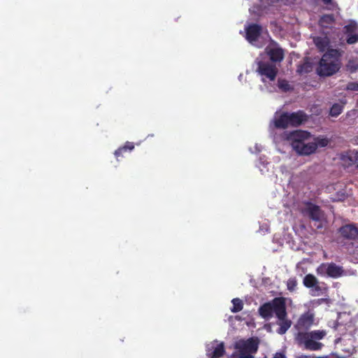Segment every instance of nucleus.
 <instances>
[{
  "label": "nucleus",
  "instance_id": "f257e3e1",
  "mask_svg": "<svg viewBox=\"0 0 358 358\" xmlns=\"http://www.w3.org/2000/svg\"><path fill=\"white\" fill-rule=\"evenodd\" d=\"M342 52L337 49L329 48L322 55L316 69L321 77H328L336 73L341 67Z\"/></svg>",
  "mask_w": 358,
  "mask_h": 358
},
{
  "label": "nucleus",
  "instance_id": "f03ea898",
  "mask_svg": "<svg viewBox=\"0 0 358 358\" xmlns=\"http://www.w3.org/2000/svg\"><path fill=\"white\" fill-rule=\"evenodd\" d=\"M327 335L325 330H313L310 331H299L296 336L298 343L303 345L307 350H320L324 344L320 342Z\"/></svg>",
  "mask_w": 358,
  "mask_h": 358
},
{
  "label": "nucleus",
  "instance_id": "7ed1b4c3",
  "mask_svg": "<svg viewBox=\"0 0 358 358\" xmlns=\"http://www.w3.org/2000/svg\"><path fill=\"white\" fill-rule=\"evenodd\" d=\"M285 301L282 297H275L268 302H266L259 306L258 312L259 315L266 320L271 318L273 313L277 317L285 315Z\"/></svg>",
  "mask_w": 358,
  "mask_h": 358
},
{
  "label": "nucleus",
  "instance_id": "20e7f679",
  "mask_svg": "<svg viewBox=\"0 0 358 358\" xmlns=\"http://www.w3.org/2000/svg\"><path fill=\"white\" fill-rule=\"evenodd\" d=\"M317 275L324 278L337 279L343 276L345 271L342 266L334 262H324L320 264L316 268Z\"/></svg>",
  "mask_w": 358,
  "mask_h": 358
},
{
  "label": "nucleus",
  "instance_id": "39448f33",
  "mask_svg": "<svg viewBox=\"0 0 358 358\" xmlns=\"http://www.w3.org/2000/svg\"><path fill=\"white\" fill-rule=\"evenodd\" d=\"M303 213L314 222V226L317 229H322L325 225V218L324 212L321 210L320 207L312 203H307L306 207Z\"/></svg>",
  "mask_w": 358,
  "mask_h": 358
},
{
  "label": "nucleus",
  "instance_id": "423d86ee",
  "mask_svg": "<svg viewBox=\"0 0 358 358\" xmlns=\"http://www.w3.org/2000/svg\"><path fill=\"white\" fill-rule=\"evenodd\" d=\"M341 166L350 171L358 170V150L356 149L342 152L339 155Z\"/></svg>",
  "mask_w": 358,
  "mask_h": 358
},
{
  "label": "nucleus",
  "instance_id": "0eeeda50",
  "mask_svg": "<svg viewBox=\"0 0 358 358\" xmlns=\"http://www.w3.org/2000/svg\"><path fill=\"white\" fill-rule=\"evenodd\" d=\"M257 68L256 72L259 75L266 78L270 81L275 80L278 70L275 64L260 60L257 62Z\"/></svg>",
  "mask_w": 358,
  "mask_h": 358
},
{
  "label": "nucleus",
  "instance_id": "6e6552de",
  "mask_svg": "<svg viewBox=\"0 0 358 358\" xmlns=\"http://www.w3.org/2000/svg\"><path fill=\"white\" fill-rule=\"evenodd\" d=\"M310 134L306 131L297 130L287 134V139L291 142V145L295 150L296 144H301L310 137Z\"/></svg>",
  "mask_w": 358,
  "mask_h": 358
},
{
  "label": "nucleus",
  "instance_id": "1a4fd4ad",
  "mask_svg": "<svg viewBox=\"0 0 358 358\" xmlns=\"http://www.w3.org/2000/svg\"><path fill=\"white\" fill-rule=\"evenodd\" d=\"M245 38L248 42L253 43L259 38L262 32V27L257 24H250L245 27Z\"/></svg>",
  "mask_w": 358,
  "mask_h": 358
},
{
  "label": "nucleus",
  "instance_id": "9d476101",
  "mask_svg": "<svg viewBox=\"0 0 358 358\" xmlns=\"http://www.w3.org/2000/svg\"><path fill=\"white\" fill-rule=\"evenodd\" d=\"M341 236L345 239L355 241L358 238V228L353 224L342 226L339 229Z\"/></svg>",
  "mask_w": 358,
  "mask_h": 358
},
{
  "label": "nucleus",
  "instance_id": "9b49d317",
  "mask_svg": "<svg viewBox=\"0 0 358 358\" xmlns=\"http://www.w3.org/2000/svg\"><path fill=\"white\" fill-rule=\"evenodd\" d=\"M287 118L289 126L299 127L307 120V115L303 110H298L287 113Z\"/></svg>",
  "mask_w": 358,
  "mask_h": 358
},
{
  "label": "nucleus",
  "instance_id": "f8f14e48",
  "mask_svg": "<svg viewBox=\"0 0 358 358\" xmlns=\"http://www.w3.org/2000/svg\"><path fill=\"white\" fill-rule=\"evenodd\" d=\"M236 348H240L245 352L252 355L257 351L258 341L253 338H249L247 341L236 343Z\"/></svg>",
  "mask_w": 358,
  "mask_h": 358
},
{
  "label": "nucleus",
  "instance_id": "ddd939ff",
  "mask_svg": "<svg viewBox=\"0 0 358 358\" xmlns=\"http://www.w3.org/2000/svg\"><path fill=\"white\" fill-rule=\"evenodd\" d=\"M266 52L269 57L271 63L280 62L283 60L285 57L284 50L279 47L266 48Z\"/></svg>",
  "mask_w": 358,
  "mask_h": 358
},
{
  "label": "nucleus",
  "instance_id": "4468645a",
  "mask_svg": "<svg viewBox=\"0 0 358 358\" xmlns=\"http://www.w3.org/2000/svg\"><path fill=\"white\" fill-rule=\"evenodd\" d=\"M317 150V145L313 142L301 144H296L295 151L301 155H309L314 153Z\"/></svg>",
  "mask_w": 358,
  "mask_h": 358
},
{
  "label": "nucleus",
  "instance_id": "2eb2a0df",
  "mask_svg": "<svg viewBox=\"0 0 358 358\" xmlns=\"http://www.w3.org/2000/svg\"><path fill=\"white\" fill-rule=\"evenodd\" d=\"M225 352L224 345L223 343H216L215 345L208 347L207 349V355L211 358L222 357Z\"/></svg>",
  "mask_w": 358,
  "mask_h": 358
},
{
  "label": "nucleus",
  "instance_id": "dca6fc26",
  "mask_svg": "<svg viewBox=\"0 0 358 358\" xmlns=\"http://www.w3.org/2000/svg\"><path fill=\"white\" fill-rule=\"evenodd\" d=\"M277 318L278 319L277 324L280 327L277 330V332L279 334L282 335L286 333V331L290 328L292 325L291 320L287 319L286 306L285 307V315Z\"/></svg>",
  "mask_w": 358,
  "mask_h": 358
},
{
  "label": "nucleus",
  "instance_id": "f3484780",
  "mask_svg": "<svg viewBox=\"0 0 358 358\" xmlns=\"http://www.w3.org/2000/svg\"><path fill=\"white\" fill-rule=\"evenodd\" d=\"M319 26L322 29H331L335 24V18L333 14H325L321 16L318 22Z\"/></svg>",
  "mask_w": 358,
  "mask_h": 358
},
{
  "label": "nucleus",
  "instance_id": "a211bd4d",
  "mask_svg": "<svg viewBox=\"0 0 358 358\" xmlns=\"http://www.w3.org/2000/svg\"><path fill=\"white\" fill-rule=\"evenodd\" d=\"M313 42L320 52H323L329 50L328 47L329 45L330 41L327 36H316L313 38Z\"/></svg>",
  "mask_w": 358,
  "mask_h": 358
},
{
  "label": "nucleus",
  "instance_id": "6ab92c4d",
  "mask_svg": "<svg viewBox=\"0 0 358 358\" xmlns=\"http://www.w3.org/2000/svg\"><path fill=\"white\" fill-rule=\"evenodd\" d=\"M274 125L277 129H287L289 127L287 118V112H283L279 116L275 117Z\"/></svg>",
  "mask_w": 358,
  "mask_h": 358
},
{
  "label": "nucleus",
  "instance_id": "aec40b11",
  "mask_svg": "<svg viewBox=\"0 0 358 358\" xmlns=\"http://www.w3.org/2000/svg\"><path fill=\"white\" fill-rule=\"evenodd\" d=\"M134 149V144L132 142L127 141L124 145L117 150H116L114 152V155L117 159L120 157H123L124 153L127 152H131Z\"/></svg>",
  "mask_w": 358,
  "mask_h": 358
},
{
  "label": "nucleus",
  "instance_id": "412c9836",
  "mask_svg": "<svg viewBox=\"0 0 358 358\" xmlns=\"http://www.w3.org/2000/svg\"><path fill=\"white\" fill-rule=\"evenodd\" d=\"M313 322V317L311 315L308 314H304L302 315L299 321H298V325L304 329L309 328Z\"/></svg>",
  "mask_w": 358,
  "mask_h": 358
},
{
  "label": "nucleus",
  "instance_id": "4be33fe9",
  "mask_svg": "<svg viewBox=\"0 0 358 358\" xmlns=\"http://www.w3.org/2000/svg\"><path fill=\"white\" fill-rule=\"evenodd\" d=\"M311 295L312 296H320L324 293H326L328 290L326 284L323 282H320L319 281L313 287L310 288Z\"/></svg>",
  "mask_w": 358,
  "mask_h": 358
},
{
  "label": "nucleus",
  "instance_id": "5701e85b",
  "mask_svg": "<svg viewBox=\"0 0 358 358\" xmlns=\"http://www.w3.org/2000/svg\"><path fill=\"white\" fill-rule=\"evenodd\" d=\"M312 70V63L310 62L308 59H306L303 63L297 66L296 72L300 75H303L311 72Z\"/></svg>",
  "mask_w": 358,
  "mask_h": 358
},
{
  "label": "nucleus",
  "instance_id": "b1692460",
  "mask_svg": "<svg viewBox=\"0 0 358 358\" xmlns=\"http://www.w3.org/2000/svg\"><path fill=\"white\" fill-rule=\"evenodd\" d=\"M318 281L317 278L313 274L308 273L304 276L303 284L306 287L310 289L316 285Z\"/></svg>",
  "mask_w": 358,
  "mask_h": 358
},
{
  "label": "nucleus",
  "instance_id": "393cba45",
  "mask_svg": "<svg viewBox=\"0 0 358 358\" xmlns=\"http://www.w3.org/2000/svg\"><path fill=\"white\" fill-rule=\"evenodd\" d=\"M344 32L347 36L357 33L358 24L355 21H350V23L344 27Z\"/></svg>",
  "mask_w": 358,
  "mask_h": 358
},
{
  "label": "nucleus",
  "instance_id": "a878e982",
  "mask_svg": "<svg viewBox=\"0 0 358 358\" xmlns=\"http://www.w3.org/2000/svg\"><path fill=\"white\" fill-rule=\"evenodd\" d=\"M343 104L334 103L330 108L329 115L332 117H338L342 113L343 110V105L346 103H342Z\"/></svg>",
  "mask_w": 358,
  "mask_h": 358
},
{
  "label": "nucleus",
  "instance_id": "bb28decb",
  "mask_svg": "<svg viewBox=\"0 0 358 358\" xmlns=\"http://www.w3.org/2000/svg\"><path fill=\"white\" fill-rule=\"evenodd\" d=\"M231 303L233 307L231 308V311L234 313H238L243 308V303L242 300L238 298L232 299Z\"/></svg>",
  "mask_w": 358,
  "mask_h": 358
},
{
  "label": "nucleus",
  "instance_id": "cd10ccee",
  "mask_svg": "<svg viewBox=\"0 0 358 358\" xmlns=\"http://www.w3.org/2000/svg\"><path fill=\"white\" fill-rule=\"evenodd\" d=\"M236 351L234 352L232 355L231 358H254V357L252 355H250L249 353L245 352V351L242 350L240 348H236Z\"/></svg>",
  "mask_w": 358,
  "mask_h": 358
},
{
  "label": "nucleus",
  "instance_id": "c85d7f7f",
  "mask_svg": "<svg viewBox=\"0 0 358 358\" xmlns=\"http://www.w3.org/2000/svg\"><path fill=\"white\" fill-rule=\"evenodd\" d=\"M313 143L317 145V148L318 147L324 148L328 145L329 140L327 138L318 136V137L314 138Z\"/></svg>",
  "mask_w": 358,
  "mask_h": 358
},
{
  "label": "nucleus",
  "instance_id": "c756f323",
  "mask_svg": "<svg viewBox=\"0 0 358 358\" xmlns=\"http://www.w3.org/2000/svg\"><path fill=\"white\" fill-rule=\"evenodd\" d=\"M297 286V280L296 278H290L287 282V289L290 292H293L296 289Z\"/></svg>",
  "mask_w": 358,
  "mask_h": 358
},
{
  "label": "nucleus",
  "instance_id": "7c9ffc66",
  "mask_svg": "<svg viewBox=\"0 0 358 358\" xmlns=\"http://www.w3.org/2000/svg\"><path fill=\"white\" fill-rule=\"evenodd\" d=\"M346 42L349 45H352L358 42V33L351 34L346 38Z\"/></svg>",
  "mask_w": 358,
  "mask_h": 358
},
{
  "label": "nucleus",
  "instance_id": "2f4dec72",
  "mask_svg": "<svg viewBox=\"0 0 358 358\" xmlns=\"http://www.w3.org/2000/svg\"><path fill=\"white\" fill-rule=\"evenodd\" d=\"M348 91L358 92V82H350L345 88Z\"/></svg>",
  "mask_w": 358,
  "mask_h": 358
},
{
  "label": "nucleus",
  "instance_id": "473e14b6",
  "mask_svg": "<svg viewBox=\"0 0 358 358\" xmlns=\"http://www.w3.org/2000/svg\"><path fill=\"white\" fill-rule=\"evenodd\" d=\"M348 67L351 72H355L358 69V64H356L354 62L350 61L348 64Z\"/></svg>",
  "mask_w": 358,
  "mask_h": 358
},
{
  "label": "nucleus",
  "instance_id": "72a5a7b5",
  "mask_svg": "<svg viewBox=\"0 0 358 358\" xmlns=\"http://www.w3.org/2000/svg\"><path fill=\"white\" fill-rule=\"evenodd\" d=\"M279 87L285 91H288L290 89L289 85L285 81L280 83Z\"/></svg>",
  "mask_w": 358,
  "mask_h": 358
},
{
  "label": "nucleus",
  "instance_id": "f704fd0d",
  "mask_svg": "<svg viewBox=\"0 0 358 358\" xmlns=\"http://www.w3.org/2000/svg\"><path fill=\"white\" fill-rule=\"evenodd\" d=\"M273 358H286L284 353L282 352H276Z\"/></svg>",
  "mask_w": 358,
  "mask_h": 358
},
{
  "label": "nucleus",
  "instance_id": "c9c22d12",
  "mask_svg": "<svg viewBox=\"0 0 358 358\" xmlns=\"http://www.w3.org/2000/svg\"><path fill=\"white\" fill-rule=\"evenodd\" d=\"M322 2L325 4H329L331 2L332 0H322Z\"/></svg>",
  "mask_w": 358,
  "mask_h": 358
}]
</instances>
